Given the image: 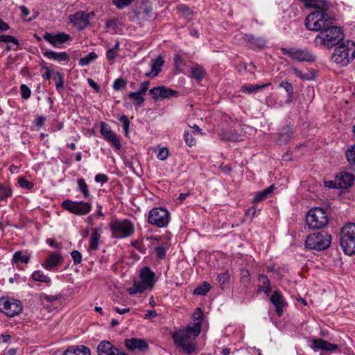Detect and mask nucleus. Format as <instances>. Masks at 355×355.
Masks as SVG:
<instances>
[{"instance_id": "nucleus-40", "label": "nucleus", "mask_w": 355, "mask_h": 355, "mask_svg": "<svg viewBox=\"0 0 355 355\" xmlns=\"http://www.w3.org/2000/svg\"><path fill=\"white\" fill-rule=\"evenodd\" d=\"M293 134V131L290 128H286L283 132L279 133V141L280 144H285L287 142L291 136Z\"/></svg>"}, {"instance_id": "nucleus-23", "label": "nucleus", "mask_w": 355, "mask_h": 355, "mask_svg": "<svg viewBox=\"0 0 355 355\" xmlns=\"http://www.w3.org/2000/svg\"><path fill=\"white\" fill-rule=\"evenodd\" d=\"M62 257L59 253L50 254L42 263V266L49 270L57 268L62 262Z\"/></svg>"}, {"instance_id": "nucleus-41", "label": "nucleus", "mask_w": 355, "mask_h": 355, "mask_svg": "<svg viewBox=\"0 0 355 355\" xmlns=\"http://www.w3.org/2000/svg\"><path fill=\"white\" fill-rule=\"evenodd\" d=\"M222 140L236 141L239 139V135L236 132H223L220 135Z\"/></svg>"}, {"instance_id": "nucleus-36", "label": "nucleus", "mask_w": 355, "mask_h": 355, "mask_svg": "<svg viewBox=\"0 0 355 355\" xmlns=\"http://www.w3.org/2000/svg\"><path fill=\"white\" fill-rule=\"evenodd\" d=\"M268 84L265 85H243L241 87V92L248 94H252L254 92H257L259 89L268 86Z\"/></svg>"}, {"instance_id": "nucleus-56", "label": "nucleus", "mask_w": 355, "mask_h": 355, "mask_svg": "<svg viewBox=\"0 0 355 355\" xmlns=\"http://www.w3.org/2000/svg\"><path fill=\"white\" fill-rule=\"evenodd\" d=\"M71 255L74 265H78L81 263L82 254L78 250H73Z\"/></svg>"}, {"instance_id": "nucleus-63", "label": "nucleus", "mask_w": 355, "mask_h": 355, "mask_svg": "<svg viewBox=\"0 0 355 355\" xmlns=\"http://www.w3.org/2000/svg\"><path fill=\"white\" fill-rule=\"evenodd\" d=\"M180 10L183 15L190 19V16L191 15V10L187 6H181Z\"/></svg>"}, {"instance_id": "nucleus-37", "label": "nucleus", "mask_w": 355, "mask_h": 355, "mask_svg": "<svg viewBox=\"0 0 355 355\" xmlns=\"http://www.w3.org/2000/svg\"><path fill=\"white\" fill-rule=\"evenodd\" d=\"M142 96L137 92L128 94V97L133 101V104L137 107H141L145 101Z\"/></svg>"}, {"instance_id": "nucleus-47", "label": "nucleus", "mask_w": 355, "mask_h": 355, "mask_svg": "<svg viewBox=\"0 0 355 355\" xmlns=\"http://www.w3.org/2000/svg\"><path fill=\"white\" fill-rule=\"evenodd\" d=\"M170 243H166L165 246H157L155 248L157 257L159 259H164L166 254V250L169 248Z\"/></svg>"}, {"instance_id": "nucleus-49", "label": "nucleus", "mask_w": 355, "mask_h": 355, "mask_svg": "<svg viewBox=\"0 0 355 355\" xmlns=\"http://www.w3.org/2000/svg\"><path fill=\"white\" fill-rule=\"evenodd\" d=\"M217 279L220 286L223 288V286L229 282L230 277L227 272H224L218 275Z\"/></svg>"}, {"instance_id": "nucleus-11", "label": "nucleus", "mask_w": 355, "mask_h": 355, "mask_svg": "<svg viewBox=\"0 0 355 355\" xmlns=\"http://www.w3.org/2000/svg\"><path fill=\"white\" fill-rule=\"evenodd\" d=\"M0 311L8 317H14L22 311L21 302L15 299L0 298Z\"/></svg>"}, {"instance_id": "nucleus-4", "label": "nucleus", "mask_w": 355, "mask_h": 355, "mask_svg": "<svg viewBox=\"0 0 355 355\" xmlns=\"http://www.w3.org/2000/svg\"><path fill=\"white\" fill-rule=\"evenodd\" d=\"M141 280L134 281L132 287L128 289L130 295L142 293L146 289H152L156 282L155 274L148 267L143 268L140 271Z\"/></svg>"}, {"instance_id": "nucleus-13", "label": "nucleus", "mask_w": 355, "mask_h": 355, "mask_svg": "<svg viewBox=\"0 0 355 355\" xmlns=\"http://www.w3.org/2000/svg\"><path fill=\"white\" fill-rule=\"evenodd\" d=\"M62 207L69 212L76 215H85L88 214L92 209L90 204L83 202H74L71 200H65L62 202Z\"/></svg>"}, {"instance_id": "nucleus-29", "label": "nucleus", "mask_w": 355, "mask_h": 355, "mask_svg": "<svg viewBox=\"0 0 355 355\" xmlns=\"http://www.w3.org/2000/svg\"><path fill=\"white\" fill-rule=\"evenodd\" d=\"M164 64V60L161 57L157 58L155 60H152L151 71L150 73H146L147 76L154 78L157 76L161 70V67Z\"/></svg>"}, {"instance_id": "nucleus-16", "label": "nucleus", "mask_w": 355, "mask_h": 355, "mask_svg": "<svg viewBox=\"0 0 355 355\" xmlns=\"http://www.w3.org/2000/svg\"><path fill=\"white\" fill-rule=\"evenodd\" d=\"M101 135L117 150L121 147L120 141L116 134L113 132L110 127L105 122L101 123Z\"/></svg>"}, {"instance_id": "nucleus-62", "label": "nucleus", "mask_w": 355, "mask_h": 355, "mask_svg": "<svg viewBox=\"0 0 355 355\" xmlns=\"http://www.w3.org/2000/svg\"><path fill=\"white\" fill-rule=\"evenodd\" d=\"M94 180L96 182L106 183L108 181V177L103 173H99L95 175Z\"/></svg>"}, {"instance_id": "nucleus-58", "label": "nucleus", "mask_w": 355, "mask_h": 355, "mask_svg": "<svg viewBox=\"0 0 355 355\" xmlns=\"http://www.w3.org/2000/svg\"><path fill=\"white\" fill-rule=\"evenodd\" d=\"M149 92L154 100H161L160 87L152 88L150 89Z\"/></svg>"}, {"instance_id": "nucleus-20", "label": "nucleus", "mask_w": 355, "mask_h": 355, "mask_svg": "<svg viewBox=\"0 0 355 355\" xmlns=\"http://www.w3.org/2000/svg\"><path fill=\"white\" fill-rule=\"evenodd\" d=\"M354 180V176L352 173L341 172L336 177L337 187L340 189H347L351 187Z\"/></svg>"}, {"instance_id": "nucleus-32", "label": "nucleus", "mask_w": 355, "mask_h": 355, "mask_svg": "<svg viewBox=\"0 0 355 355\" xmlns=\"http://www.w3.org/2000/svg\"><path fill=\"white\" fill-rule=\"evenodd\" d=\"M259 281L261 282V285L259 286L258 291H263L266 295H268L271 291L270 282L265 275H259Z\"/></svg>"}, {"instance_id": "nucleus-22", "label": "nucleus", "mask_w": 355, "mask_h": 355, "mask_svg": "<svg viewBox=\"0 0 355 355\" xmlns=\"http://www.w3.org/2000/svg\"><path fill=\"white\" fill-rule=\"evenodd\" d=\"M270 302L275 306L278 316L283 314V308L286 305L284 300L279 291H275L270 297Z\"/></svg>"}, {"instance_id": "nucleus-21", "label": "nucleus", "mask_w": 355, "mask_h": 355, "mask_svg": "<svg viewBox=\"0 0 355 355\" xmlns=\"http://www.w3.org/2000/svg\"><path fill=\"white\" fill-rule=\"evenodd\" d=\"M98 355H121L119 350L109 341L103 340L97 347Z\"/></svg>"}, {"instance_id": "nucleus-51", "label": "nucleus", "mask_w": 355, "mask_h": 355, "mask_svg": "<svg viewBox=\"0 0 355 355\" xmlns=\"http://www.w3.org/2000/svg\"><path fill=\"white\" fill-rule=\"evenodd\" d=\"M126 80L122 78H117L113 83V89L116 91L123 89L126 86Z\"/></svg>"}, {"instance_id": "nucleus-18", "label": "nucleus", "mask_w": 355, "mask_h": 355, "mask_svg": "<svg viewBox=\"0 0 355 355\" xmlns=\"http://www.w3.org/2000/svg\"><path fill=\"white\" fill-rule=\"evenodd\" d=\"M125 347L130 351H145L148 349V344L141 338H129L125 340Z\"/></svg>"}, {"instance_id": "nucleus-35", "label": "nucleus", "mask_w": 355, "mask_h": 355, "mask_svg": "<svg viewBox=\"0 0 355 355\" xmlns=\"http://www.w3.org/2000/svg\"><path fill=\"white\" fill-rule=\"evenodd\" d=\"M77 184L78 189L83 193L84 198H89L90 197V193L85 180L83 178H79L77 180Z\"/></svg>"}, {"instance_id": "nucleus-12", "label": "nucleus", "mask_w": 355, "mask_h": 355, "mask_svg": "<svg viewBox=\"0 0 355 355\" xmlns=\"http://www.w3.org/2000/svg\"><path fill=\"white\" fill-rule=\"evenodd\" d=\"M281 51L284 55H288L291 59L298 62H312L315 60V56L308 50L282 48Z\"/></svg>"}, {"instance_id": "nucleus-6", "label": "nucleus", "mask_w": 355, "mask_h": 355, "mask_svg": "<svg viewBox=\"0 0 355 355\" xmlns=\"http://www.w3.org/2000/svg\"><path fill=\"white\" fill-rule=\"evenodd\" d=\"M114 238L121 239L131 236L135 233L134 224L128 219H116L110 224Z\"/></svg>"}, {"instance_id": "nucleus-42", "label": "nucleus", "mask_w": 355, "mask_h": 355, "mask_svg": "<svg viewBox=\"0 0 355 355\" xmlns=\"http://www.w3.org/2000/svg\"><path fill=\"white\" fill-rule=\"evenodd\" d=\"M191 74L194 78L198 81H200L205 74V70L200 66H196L191 69Z\"/></svg>"}, {"instance_id": "nucleus-59", "label": "nucleus", "mask_w": 355, "mask_h": 355, "mask_svg": "<svg viewBox=\"0 0 355 355\" xmlns=\"http://www.w3.org/2000/svg\"><path fill=\"white\" fill-rule=\"evenodd\" d=\"M168 156V150L166 148H161L157 153V158L159 160L164 161L167 159Z\"/></svg>"}, {"instance_id": "nucleus-5", "label": "nucleus", "mask_w": 355, "mask_h": 355, "mask_svg": "<svg viewBox=\"0 0 355 355\" xmlns=\"http://www.w3.org/2000/svg\"><path fill=\"white\" fill-rule=\"evenodd\" d=\"M340 245L345 254H355V223H347L341 229Z\"/></svg>"}, {"instance_id": "nucleus-52", "label": "nucleus", "mask_w": 355, "mask_h": 355, "mask_svg": "<svg viewBox=\"0 0 355 355\" xmlns=\"http://www.w3.org/2000/svg\"><path fill=\"white\" fill-rule=\"evenodd\" d=\"M20 93L21 95V98L24 100L28 99L31 95V91L30 88L25 84L21 85Z\"/></svg>"}, {"instance_id": "nucleus-19", "label": "nucleus", "mask_w": 355, "mask_h": 355, "mask_svg": "<svg viewBox=\"0 0 355 355\" xmlns=\"http://www.w3.org/2000/svg\"><path fill=\"white\" fill-rule=\"evenodd\" d=\"M244 41L251 49H263L266 45V40L263 37H254L252 35H245L243 37Z\"/></svg>"}, {"instance_id": "nucleus-28", "label": "nucleus", "mask_w": 355, "mask_h": 355, "mask_svg": "<svg viewBox=\"0 0 355 355\" xmlns=\"http://www.w3.org/2000/svg\"><path fill=\"white\" fill-rule=\"evenodd\" d=\"M307 8L324 10L327 8L326 0H300Z\"/></svg>"}, {"instance_id": "nucleus-25", "label": "nucleus", "mask_w": 355, "mask_h": 355, "mask_svg": "<svg viewBox=\"0 0 355 355\" xmlns=\"http://www.w3.org/2000/svg\"><path fill=\"white\" fill-rule=\"evenodd\" d=\"M43 55L49 60H55L58 62H68L70 58L66 52H55L52 50L45 51L43 52Z\"/></svg>"}, {"instance_id": "nucleus-48", "label": "nucleus", "mask_w": 355, "mask_h": 355, "mask_svg": "<svg viewBox=\"0 0 355 355\" xmlns=\"http://www.w3.org/2000/svg\"><path fill=\"white\" fill-rule=\"evenodd\" d=\"M279 87L285 89L288 94V99H291L293 97V87L289 82L282 81L279 84Z\"/></svg>"}, {"instance_id": "nucleus-53", "label": "nucleus", "mask_w": 355, "mask_h": 355, "mask_svg": "<svg viewBox=\"0 0 355 355\" xmlns=\"http://www.w3.org/2000/svg\"><path fill=\"white\" fill-rule=\"evenodd\" d=\"M346 157L351 164H355V145L346 151Z\"/></svg>"}, {"instance_id": "nucleus-38", "label": "nucleus", "mask_w": 355, "mask_h": 355, "mask_svg": "<svg viewBox=\"0 0 355 355\" xmlns=\"http://www.w3.org/2000/svg\"><path fill=\"white\" fill-rule=\"evenodd\" d=\"M32 278L35 281L44 282L49 284L51 282V279L47 275H44V273L42 270H37L32 274Z\"/></svg>"}, {"instance_id": "nucleus-8", "label": "nucleus", "mask_w": 355, "mask_h": 355, "mask_svg": "<svg viewBox=\"0 0 355 355\" xmlns=\"http://www.w3.org/2000/svg\"><path fill=\"white\" fill-rule=\"evenodd\" d=\"M306 222L311 229H322L329 223V217L323 209L314 207L307 213Z\"/></svg>"}, {"instance_id": "nucleus-1", "label": "nucleus", "mask_w": 355, "mask_h": 355, "mask_svg": "<svg viewBox=\"0 0 355 355\" xmlns=\"http://www.w3.org/2000/svg\"><path fill=\"white\" fill-rule=\"evenodd\" d=\"M344 35L342 30L332 24L319 33L314 40L315 46L320 48L331 49L338 44Z\"/></svg>"}, {"instance_id": "nucleus-10", "label": "nucleus", "mask_w": 355, "mask_h": 355, "mask_svg": "<svg viewBox=\"0 0 355 355\" xmlns=\"http://www.w3.org/2000/svg\"><path fill=\"white\" fill-rule=\"evenodd\" d=\"M172 338L174 340L175 345L181 348L184 352L187 354H191L196 349V344L190 341L191 337L188 334L184 329H180L174 332L172 334Z\"/></svg>"}, {"instance_id": "nucleus-27", "label": "nucleus", "mask_w": 355, "mask_h": 355, "mask_svg": "<svg viewBox=\"0 0 355 355\" xmlns=\"http://www.w3.org/2000/svg\"><path fill=\"white\" fill-rule=\"evenodd\" d=\"M275 185L272 184L268 188L263 189L261 191L257 192L255 194V196L252 200L253 203L259 202L261 201L265 200L268 198V196L274 191Z\"/></svg>"}, {"instance_id": "nucleus-43", "label": "nucleus", "mask_w": 355, "mask_h": 355, "mask_svg": "<svg viewBox=\"0 0 355 355\" xmlns=\"http://www.w3.org/2000/svg\"><path fill=\"white\" fill-rule=\"evenodd\" d=\"M211 286L209 283L204 282L201 286H198L193 291L196 295H205L210 290Z\"/></svg>"}, {"instance_id": "nucleus-33", "label": "nucleus", "mask_w": 355, "mask_h": 355, "mask_svg": "<svg viewBox=\"0 0 355 355\" xmlns=\"http://www.w3.org/2000/svg\"><path fill=\"white\" fill-rule=\"evenodd\" d=\"M30 257L26 254H24L21 251H17L14 253L12 257V261L16 264L19 263H28Z\"/></svg>"}, {"instance_id": "nucleus-60", "label": "nucleus", "mask_w": 355, "mask_h": 355, "mask_svg": "<svg viewBox=\"0 0 355 355\" xmlns=\"http://www.w3.org/2000/svg\"><path fill=\"white\" fill-rule=\"evenodd\" d=\"M46 121V118L45 116L37 115L35 117L34 123L36 127L41 128L44 125Z\"/></svg>"}, {"instance_id": "nucleus-57", "label": "nucleus", "mask_w": 355, "mask_h": 355, "mask_svg": "<svg viewBox=\"0 0 355 355\" xmlns=\"http://www.w3.org/2000/svg\"><path fill=\"white\" fill-rule=\"evenodd\" d=\"M119 121L123 123V127L125 130V135L128 133L130 121L126 115H121L119 118Z\"/></svg>"}, {"instance_id": "nucleus-61", "label": "nucleus", "mask_w": 355, "mask_h": 355, "mask_svg": "<svg viewBox=\"0 0 355 355\" xmlns=\"http://www.w3.org/2000/svg\"><path fill=\"white\" fill-rule=\"evenodd\" d=\"M149 85H150L149 81H144L140 85L139 89L137 91V92H139V94H141L142 95H145L148 89Z\"/></svg>"}, {"instance_id": "nucleus-45", "label": "nucleus", "mask_w": 355, "mask_h": 355, "mask_svg": "<svg viewBox=\"0 0 355 355\" xmlns=\"http://www.w3.org/2000/svg\"><path fill=\"white\" fill-rule=\"evenodd\" d=\"M54 76L56 80V83H55L56 90L59 93H61L64 89V80H63L62 75L59 71H56L54 74Z\"/></svg>"}, {"instance_id": "nucleus-54", "label": "nucleus", "mask_w": 355, "mask_h": 355, "mask_svg": "<svg viewBox=\"0 0 355 355\" xmlns=\"http://www.w3.org/2000/svg\"><path fill=\"white\" fill-rule=\"evenodd\" d=\"M134 0H113V3L118 9H123L130 6Z\"/></svg>"}, {"instance_id": "nucleus-44", "label": "nucleus", "mask_w": 355, "mask_h": 355, "mask_svg": "<svg viewBox=\"0 0 355 355\" xmlns=\"http://www.w3.org/2000/svg\"><path fill=\"white\" fill-rule=\"evenodd\" d=\"M193 135L194 132L192 130L184 131V138L185 143L190 147L193 146L196 144V139Z\"/></svg>"}, {"instance_id": "nucleus-15", "label": "nucleus", "mask_w": 355, "mask_h": 355, "mask_svg": "<svg viewBox=\"0 0 355 355\" xmlns=\"http://www.w3.org/2000/svg\"><path fill=\"white\" fill-rule=\"evenodd\" d=\"M94 15V12H86L80 11L75 13L74 15H69V19L70 22L72 23L78 29L83 30L89 25V17Z\"/></svg>"}, {"instance_id": "nucleus-34", "label": "nucleus", "mask_w": 355, "mask_h": 355, "mask_svg": "<svg viewBox=\"0 0 355 355\" xmlns=\"http://www.w3.org/2000/svg\"><path fill=\"white\" fill-rule=\"evenodd\" d=\"M97 58L98 55L95 52L92 51L89 53L87 55L81 58L78 61V64L80 66L82 67L87 66L90 64V62L97 59Z\"/></svg>"}, {"instance_id": "nucleus-26", "label": "nucleus", "mask_w": 355, "mask_h": 355, "mask_svg": "<svg viewBox=\"0 0 355 355\" xmlns=\"http://www.w3.org/2000/svg\"><path fill=\"white\" fill-rule=\"evenodd\" d=\"M62 355H90V350L83 345L72 346L67 348Z\"/></svg>"}, {"instance_id": "nucleus-7", "label": "nucleus", "mask_w": 355, "mask_h": 355, "mask_svg": "<svg viewBox=\"0 0 355 355\" xmlns=\"http://www.w3.org/2000/svg\"><path fill=\"white\" fill-rule=\"evenodd\" d=\"M331 242V234L322 231L309 234L305 241V246L309 249L321 251L327 249Z\"/></svg>"}, {"instance_id": "nucleus-14", "label": "nucleus", "mask_w": 355, "mask_h": 355, "mask_svg": "<svg viewBox=\"0 0 355 355\" xmlns=\"http://www.w3.org/2000/svg\"><path fill=\"white\" fill-rule=\"evenodd\" d=\"M43 38L55 48H60L63 44L71 39L69 34L64 32H60L56 34L45 32L43 35Z\"/></svg>"}, {"instance_id": "nucleus-64", "label": "nucleus", "mask_w": 355, "mask_h": 355, "mask_svg": "<svg viewBox=\"0 0 355 355\" xmlns=\"http://www.w3.org/2000/svg\"><path fill=\"white\" fill-rule=\"evenodd\" d=\"M118 53L112 50V49H110L107 51L106 56L108 60H113L116 56L117 55Z\"/></svg>"}, {"instance_id": "nucleus-31", "label": "nucleus", "mask_w": 355, "mask_h": 355, "mask_svg": "<svg viewBox=\"0 0 355 355\" xmlns=\"http://www.w3.org/2000/svg\"><path fill=\"white\" fill-rule=\"evenodd\" d=\"M293 71L295 76L302 80L311 81L316 77L315 72L311 71H302L297 68H293Z\"/></svg>"}, {"instance_id": "nucleus-17", "label": "nucleus", "mask_w": 355, "mask_h": 355, "mask_svg": "<svg viewBox=\"0 0 355 355\" xmlns=\"http://www.w3.org/2000/svg\"><path fill=\"white\" fill-rule=\"evenodd\" d=\"M311 347L316 350H324L326 352L336 351L338 346L336 344L330 343L322 338H315L311 340Z\"/></svg>"}, {"instance_id": "nucleus-39", "label": "nucleus", "mask_w": 355, "mask_h": 355, "mask_svg": "<svg viewBox=\"0 0 355 355\" xmlns=\"http://www.w3.org/2000/svg\"><path fill=\"white\" fill-rule=\"evenodd\" d=\"M178 92L177 91L164 86H160L161 99L170 98L173 96L178 95Z\"/></svg>"}, {"instance_id": "nucleus-24", "label": "nucleus", "mask_w": 355, "mask_h": 355, "mask_svg": "<svg viewBox=\"0 0 355 355\" xmlns=\"http://www.w3.org/2000/svg\"><path fill=\"white\" fill-rule=\"evenodd\" d=\"M102 227H98L93 229L92 234L90 235L89 244L88 246V251H96L99 248V240L101 238V234L102 233Z\"/></svg>"}, {"instance_id": "nucleus-3", "label": "nucleus", "mask_w": 355, "mask_h": 355, "mask_svg": "<svg viewBox=\"0 0 355 355\" xmlns=\"http://www.w3.org/2000/svg\"><path fill=\"white\" fill-rule=\"evenodd\" d=\"M334 18L330 17L324 11H315L307 15L305 19L306 27L313 31H320L324 30L331 25Z\"/></svg>"}, {"instance_id": "nucleus-9", "label": "nucleus", "mask_w": 355, "mask_h": 355, "mask_svg": "<svg viewBox=\"0 0 355 355\" xmlns=\"http://www.w3.org/2000/svg\"><path fill=\"white\" fill-rule=\"evenodd\" d=\"M171 214L163 207H154L148 213V222L159 228L166 227L169 223Z\"/></svg>"}, {"instance_id": "nucleus-30", "label": "nucleus", "mask_w": 355, "mask_h": 355, "mask_svg": "<svg viewBox=\"0 0 355 355\" xmlns=\"http://www.w3.org/2000/svg\"><path fill=\"white\" fill-rule=\"evenodd\" d=\"M184 331L188 332V334L191 337V338L195 339L200 333L201 322L200 321H197L191 325H188V327L184 329Z\"/></svg>"}, {"instance_id": "nucleus-50", "label": "nucleus", "mask_w": 355, "mask_h": 355, "mask_svg": "<svg viewBox=\"0 0 355 355\" xmlns=\"http://www.w3.org/2000/svg\"><path fill=\"white\" fill-rule=\"evenodd\" d=\"M0 42L4 43H12L17 46L19 44L18 40L12 35H0Z\"/></svg>"}, {"instance_id": "nucleus-2", "label": "nucleus", "mask_w": 355, "mask_h": 355, "mask_svg": "<svg viewBox=\"0 0 355 355\" xmlns=\"http://www.w3.org/2000/svg\"><path fill=\"white\" fill-rule=\"evenodd\" d=\"M331 58L340 66H346L355 58V43L347 40L336 46Z\"/></svg>"}, {"instance_id": "nucleus-55", "label": "nucleus", "mask_w": 355, "mask_h": 355, "mask_svg": "<svg viewBox=\"0 0 355 355\" xmlns=\"http://www.w3.org/2000/svg\"><path fill=\"white\" fill-rule=\"evenodd\" d=\"M18 184L21 188L26 189H31L33 188V183L28 181L25 178H19L18 179Z\"/></svg>"}, {"instance_id": "nucleus-46", "label": "nucleus", "mask_w": 355, "mask_h": 355, "mask_svg": "<svg viewBox=\"0 0 355 355\" xmlns=\"http://www.w3.org/2000/svg\"><path fill=\"white\" fill-rule=\"evenodd\" d=\"M12 194V190L0 184V201L6 200L8 197Z\"/></svg>"}]
</instances>
